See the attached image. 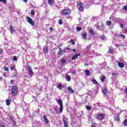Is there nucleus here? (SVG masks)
<instances>
[{
    "mask_svg": "<svg viewBox=\"0 0 127 127\" xmlns=\"http://www.w3.org/2000/svg\"><path fill=\"white\" fill-rule=\"evenodd\" d=\"M11 94L13 97H15L18 94V88L16 86H13L11 89Z\"/></svg>",
    "mask_w": 127,
    "mask_h": 127,
    "instance_id": "obj_1",
    "label": "nucleus"
},
{
    "mask_svg": "<svg viewBox=\"0 0 127 127\" xmlns=\"http://www.w3.org/2000/svg\"><path fill=\"white\" fill-rule=\"evenodd\" d=\"M57 103L60 105V114H62L63 113V101H62V99H59L57 100Z\"/></svg>",
    "mask_w": 127,
    "mask_h": 127,
    "instance_id": "obj_2",
    "label": "nucleus"
},
{
    "mask_svg": "<svg viewBox=\"0 0 127 127\" xmlns=\"http://www.w3.org/2000/svg\"><path fill=\"white\" fill-rule=\"evenodd\" d=\"M71 13V10L69 8L67 9H64L62 10V11L60 12L61 14H62V15H64L66 16V15H69Z\"/></svg>",
    "mask_w": 127,
    "mask_h": 127,
    "instance_id": "obj_3",
    "label": "nucleus"
},
{
    "mask_svg": "<svg viewBox=\"0 0 127 127\" xmlns=\"http://www.w3.org/2000/svg\"><path fill=\"white\" fill-rule=\"evenodd\" d=\"M28 73L30 76V77H32L33 76L34 72H33V71H32V68L30 66H28Z\"/></svg>",
    "mask_w": 127,
    "mask_h": 127,
    "instance_id": "obj_4",
    "label": "nucleus"
},
{
    "mask_svg": "<svg viewBox=\"0 0 127 127\" xmlns=\"http://www.w3.org/2000/svg\"><path fill=\"white\" fill-rule=\"evenodd\" d=\"M26 18L27 19V21L28 23L31 24V25H32L33 26H34V25L35 24V23L33 20H32V19L30 18V17H26Z\"/></svg>",
    "mask_w": 127,
    "mask_h": 127,
    "instance_id": "obj_5",
    "label": "nucleus"
},
{
    "mask_svg": "<svg viewBox=\"0 0 127 127\" xmlns=\"http://www.w3.org/2000/svg\"><path fill=\"white\" fill-rule=\"evenodd\" d=\"M78 5L79 6L78 8L79 11H84V6H83V3L82 2H80L78 3Z\"/></svg>",
    "mask_w": 127,
    "mask_h": 127,
    "instance_id": "obj_6",
    "label": "nucleus"
},
{
    "mask_svg": "<svg viewBox=\"0 0 127 127\" xmlns=\"http://www.w3.org/2000/svg\"><path fill=\"white\" fill-rule=\"evenodd\" d=\"M104 118H105L104 114H98L97 115V119L99 121H102V120H103V119H104Z\"/></svg>",
    "mask_w": 127,
    "mask_h": 127,
    "instance_id": "obj_7",
    "label": "nucleus"
},
{
    "mask_svg": "<svg viewBox=\"0 0 127 127\" xmlns=\"http://www.w3.org/2000/svg\"><path fill=\"white\" fill-rule=\"evenodd\" d=\"M43 51L44 54H47V53H48V47H47V46L43 47Z\"/></svg>",
    "mask_w": 127,
    "mask_h": 127,
    "instance_id": "obj_8",
    "label": "nucleus"
},
{
    "mask_svg": "<svg viewBox=\"0 0 127 127\" xmlns=\"http://www.w3.org/2000/svg\"><path fill=\"white\" fill-rule=\"evenodd\" d=\"M78 56H81V54H76V55L73 56L71 58L72 60H76L78 59Z\"/></svg>",
    "mask_w": 127,
    "mask_h": 127,
    "instance_id": "obj_9",
    "label": "nucleus"
},
{
    "mask_svg": "<svg viewBox=\"0 0 127 127\" xmlns=\"http://www.w3.org/2000/svg\"><path fill=\"white\" fill-rule=\"evenodd\" d=\"M89 33H90V35L91 36H92V37H94V36H95V33L94 32L93 29H90L89 30Z\"/></svg>",
    "mask_w": 127,
    "mask_h": 127,
    "instance_id": "obj_10",
    "label": "nucleus"
},
{
    "mask_svg": "<svg viewBox=\"0 0 127 127\" xmlns=\"http://www.w3.org/2000/svg\"><path fill=\"white\" fill-rule=\"evenodd\" d=\"M118 65L120 68H124L125 67V64L124 63L119 62Z\"/></svg>",
    "mask_w": 127,
    "mask_h": 127,
    "instance_id": "obj_11",
    "label": "nucleus"
},
{
    "mask_svg": "<svg viewBox=\"0 0 127 127\" xmlns=\"http://www.w3.org/2000/svg\"><path fill=\"white\" fill-rule=\"evenodd\" d=\"M65 53H66V51L65 50L59 51V52L58 53V55H61V56Z\"/></svg>",
    "mask_w": 127,
    "mask_h": 127,
    "instance_id": "obj_12",
    "label": "nucleus"
},
{
    "mask_svg": "<svg viewBox=\"0 0 127 127\" xmlns=\"http://www.w3.org/2000/svg\"><path fill=\"white\" fill-rule=\"evenodd\" d=\"M65 79L67 82H70L71 81V76L69 75L68 74H66L65 75Z\"/></svg>",
    "mask_w": 127,
    "mask_h": 127,
    "instance_id": "obj_13",
    "label": "nucleus"
},
{
    "mask_svg": "<svg viewBox=\"0 0 127 127\" xmlns=\"http://www.w3.org/2000/svg\"><path fill=\"white\" fill-rule=\"evenodd\" d=\"M67 90L69 93H71V94H73V93H74V90H73V89H72V87L70 86L67 87Z\"/></svg>",
    "mask_w": 127,
    "mask_h": 127,
    "instance_id": "obj_14",
    "label": "nucleus"
},
{
    "mask_svg": "<svg viewBox=\"0 0 127 127\" xmlns=\"http://www.w3.org/2000/svg\"><path fill=\"white\" fill-rule=\"evenodd\" d=\"M48 3L51 6L53 5L54 4V0H48Z\"/></svg>",
    "mask_w": 127,
    "mask_h": 127,
    "instance_id": "obj_15",
    "label": "nucleus"
},
{
    "mask_svg": "<svg viewBox=\"0 0 127 127\" xmlns=\"http://www.w3.org/2000/svg\"><path fill=\"white\" fill-rule=\"evenodd\" d=\"M43 118L46 124H49V120H48L47 117H46V115H44Z\"/></svg>",
    "mask_w": 127,
    "mask_h": 127,
    "instance_id": "obj_16",
    "label": "nucleus"
},
{
    "mask_svg": "<svg viewBox=\"0 0 127 127\" xmlns=\"http://www.w3.org/2000/svg\"><path fill=\"white\" fill-rule=\"evenodd\" d=\"M58 89H59V90H61L62 91V89H63V85H62V83H60L58 86H57Z\"/></svg>",
    "mask_w": 127,
    "mask_h": 127,
    "instance_id": "obj_17",
    "label": "nucleus"
},
{
    "mask_svg": "<svg viewBox=\"0 0 127 127\" xmlns=\"http://www.w3.org/2000/svg\"><path fill=\"white\" fill-rule=\"evenodd\" d=\"M63 121L64 122V124H69V122H68V118L66 117L63 118Z\"/></svg>",
    "mask_w": 127,
    "mask_h": 127,
    "instance_id": "obj_18",
    "label": "nucleus"
},
{
    "mask_svg": "<svg viewBox=\"0 0 127 127\" xmlns=\"http://www.w3.org/2000/svg\"><path fill=\"white\" fill-rule=\"evenodd\" d=\"M114 48H110V47L109 48V51H108L109 53H110L111 54H113V53H114Z\"/></svg>",
    "mask_w": 127,
    "mask_h": 127,
    "instance_id": "obj_19",
    "label": "nucleus"
},
{
    "mask_svg": "<svg viewBox=\"0 0 127 127\" xmlns=\"http://www.w3.org/2000/svg\"><path fill=\"white\" fill-rule=\"evenodd\" d=\"M82 37L83 39H85L86 40V39H87V33H84V34H82Z\"/></svg>",
    "mask_w": 127,
    "mask_h": 127,
    "instance_id": "obj_20",
    "label": "nucleus"
},
{
    "mask_svg": "<svg viewBox=\"0 0 127 127\" xmlns=\"http://www.w3.org/2000/svg\"><path fill=\"white\" fill-rule=\"evenodd\" d=\"M92 82L93 84H97V85H100L99 84V82L98 81H97V80L95 79H92Z\"/></svg>",
    "mask_w": 127,
    "mask_h": 127,
    "instance_id": "obj_21",
    "label": "nucleus"
},
{
    "mask_svg": "<svg viewBox=\"0 0 127 127\" xmlns=\"http://www.w3.org/2000/svg\"><path fill=\"white\" fill-rule=\"evenodd\" d=\"M100 80L102 83H104V82H105V80H106V76L103 75L102 78H100Z\"/></svg>",
    "mask_w": 127,
    "mask_h": 127,
    "instance_id": "obj_22",
    "label": "nucleus"
},
{
    "mask_svg": "<svg viewBox=\"0 0 127 127\" xmlns=\"http://www.w3.org/2000/svg\"><path fill=\"white\" fill-rule=\"evenodd\" d=\"M10 30L11 31V33H12V32H15V31H14V29L13 28V26H10Z\"/></svg>",
    "mask_w": 127,
    "mask_h": 127,
    "instance_id": "obj_23",
    "label": "nucleus"
},
{
    "mask_svg": "<svg viewBox=\"0 0 127 127\" xmlns=\"http://www.w3.org/2000/svg\"><path fill=\"white\" fill-rule=\"evenodd\" d=\"M85 75H86L87 76H90V71H89V70L86 69L85 71Z\"/></svg>",
    "mask_w": 127,
    "mask_h": 127,
    "instance_id": "obj_24",
    "label": "nucleus"
},
{
    "mask_svg": "<svg viewBox=\"0 0 127 127\" xmlns=\"http://www.w3.org/2000/svg\"><path fill=\"white\" fill-rule=\"evenodd\" d=\"M102 93H103V94L104 95H106L107 93H108V89H107V88H105L103 91H102Z\"/></svg>",
    "mask_w": 127,
    "mask_h": 127,
    "instance_id": "obj_25",
    "label": "nucleus"
},
{
    "mask_svg": "<svg viewBox=\"0 0 127 127\" xmlns=\"http://www.w3.org/2000/svg\"><path fill=\"white\" fill-rule=\"evenodd\" d=\"M6 106H9L10 105V101H9V99L6 100Z\"/></svg>",
    "mask_w": 127,
    "mask_h": 127,
    "instance_id": "obj_26",
    "label": "nucleus"
},
{
    "mask_svg": "<svg viewBox=\"0 0 127 127\" xmlns=\"http://www.w3.org/2000/svg\"><path fill=\"white\" fill-rule=\"evenodd\" d=\"M107 25L110 26L112 25V22L111 21H106Z\"/></svg>",
    "mask_w": 127,
    "mask_h": 127,
    "instance_id": "obj_27",
    "label": "nucleus"
},
{
    "mask_svg": "<svg viewBox=\"0 0 127 127\" xmlns=\"http://www.w3.org/2000/svg\"><path fill=\"white\" fill-rule=\"evenodd\" d=\"M49 30L50 31L51 33H52V32H53V31H54L55 29H54V28H53V27L51 26L50 27Z\"/></svg>",
    "mask_w": 127,
    "mask_h": 127,
    "instance_id": "obj_28",
    "label": "nucleus"
},
{
    "mask_svg": "<svg viewBox=\"0 0 127 127\" xmlns=\"http://www.w3.org/2000/svg\"><path fill=\"white\" fill-rule=\"evenodd\" d=\"M86 110H87L88 111H91V110L92 109V107L91 106H86Z\"/></svg>",
    "mask_w": 127,
    "mask_h": 127,
    "instance_id": "obj_29",
    "label": "nucleus"
},
{
    "mask_svg": "<svg viewBox=\"0 0 127 127\" xmlns=\"http://www.w3.org/2000/svg\"><path fill=\"white\" fill-rule=\"evenodd\" d=\"M61 63H63V64H64V63H66V60L65 59H62Z\"/></svg>",
    "mask_w": 127,
    "mask_h": 127,
    "instance_id": "obj_30",
    "label": "nucleus"
},
{
    "mask_svg": "<svg viewBox=\"0 0 127 127\" xmlns=\"http://www.w3.org/2000/svg\"><path fill=\"white\" fill-rule=\"evenodd\" d=\"M105 35H102L100 37V39H101L102 40H105Z\"/></svg>",
    "mask_w": 127,
    "mask_h": 127,
    "instance_id": "obj_31",
    "label": "nucleus"
},
{
    "mask_svg": "<svg viewBox=\"0 0 127 127\" xmlns=\"http://www.w3.org/2000/svg\"><path fill=\"white\" fill-rule=\"evenodd\" d=\"M70 43H71V44H72V45H75V43L73 39H70Z\"/></svg>",
    "mask_w": 127,
    "mask_h": 127,
    "instance_id": "obj_32",
    "label": "nucleus"
},
{
    "mask_svg": "<svg viewBox=\"0 0 127 127\" xmlns=\"http://www.w3.org/2000/svg\"><path fill=\"white\" fill-rule=\"evenodd\" d=\"M124 125L125 127L127 126V119H125L124 121Z\"/></svg>",
    "mask_w": 127,
    "mask_h": 127,
    "instance_id": "obj_33",
    "label": "nucleus"
},
{
    "mask_svg": "<svg viewBox=\"0 0 127 127\" xmlns=\"http://www.w3.org/2000/svg\"><path fill=\"white\" fill-rule=\"evenodd\" d=\"M14 69H15V65H12L11 67H10V70H12V71H13Z\"/></svg>",
    "mask_w": 127,
    "mask_h": 127,
    "instance_id": "obj_34",
    "label": "nucleus"
},
{
    "mask_svg": "<svg viewBox=\"0 0 127 127\" xmlns=\"http://www.w3.org/2000/svg\"><path fill=\"white\" fill-rule=\"evenodd\" d=\"M59 24H60V25L63 24V22L62 21V19H60L59 20Z\"/></svg>",
    "mask_w": 127,
    "mask_h": 127,
    "instance_id": "obj_35",
    "label": "nucleus"
},
{
    "mask_svg": "<svg viewBox=\"0 0 127 127\" xmlns=\"http://www.w3.org/2000/svg\"><path fill=\"white\" fill-rule=\"evenodd\" d=\"M0 2H3L5 4L6 3V0H0Z\"/></svg>",
    "mask_w": 127,
    "mask_h": 127,
    "instance_id": "obj_36",
    "label": "nucleus"
},
{
    "mask_svg": "<svg viewBox=\"0 0 127 127\" xmlns=\"http://www.w3.org/2000/svg\"><path fill=\"white\" fill-rule=\"evenodd\" d=\"M123 33H127V29H124L122 30Z\"/></svg>",
    "mask_w": 127,
    "mask_h": 127,
    "instance_id": "obj_37",
    "label": "nucleus"
},
{
    "mask_svg": "<svg viewBox=\"0 0 127 127\" xmlns=\"http://www.w3.org/2000/svg\"><path fill=\"white\" fill-rule=\"evenodd\" d=\"M3 69H4V71H8V67H7V66H4L3 67Z\"/></svg>",
    "mask_w": 127,
    "mask_h": 127,
    "instance_id": "obj_38",
    "label": "nucleus"
},
{
    "mask_svg": "<svg viewBox=\"0 0 127 127\" xmlns=\"http://www.w3.org/2000/svg\"><path fill=\"white\" fill-rule=\"evenodd\" d=\"M76 29L77 31H81V30H82V28L80 27H77Z\"/></svg>",
    "mask_w": 127,
    "mask_h": 127,
    "instance_id": "obj_39",
    "label": "nucleus"
},
{
    "mask_svg": "<svg viewBox=\"0 0 127 127\" xmlns=\"http://www.w3.org/2000/svg\"><path fill=\"white\" fill-rule=\"evenodd\" d=\"M13 60V61H17V57H16V56H14Z\"/></svg>",
    "mask_w": 127,
    "mask_h": 127,
    "instance_id": "obj_40",
    "label": "nucleus"
},
{
    "mask_svg": "<svg viewBox=\"0 0 127 127\" xmlns=\"http://www.w3.org/2000/svg\"><path fill=\"white\" fill-rule=\"evenodd\" d=\"M31 14H32V15H34V14H35V12H34V10H31Z\"/></svg>",
    "mask_w": 127,
    "mask_h": 127,
    "instance_id": "obj_41",
    "label": "nucleus"
},
{
    "mask_svg": "<svg viewBox=\"0 0 127 127\" xmlns=\"http://www.w3.org/2000/svg\"><path fill=\"white\" fill-rule=\"evenodd\" d=\"M120 36L121 37H122V38H124L126 39V36L123 34H120Z\"/></svg>",
    "mask_w": 127,
    "mask_h": 127,
    "instance_id": "obj_42",
    "label": "nucleus"
},
{
    "mask_svg": "<svg viewBox=\"0 0 127 127\" xmlns=\"http://www.w3.org/2000/svg\"><path fill=\"white\" fill-rule=\"evenodd\" d=\"M123 9H124V10H126V11L127 10V4L126 5H125V6H124Z\"/></svg>",
    "mask_w": 127,
    "mask_h": 127,
    "instance_id": "obj_43",
    "label": "nucleus"
},
{
    "mask_svg": "<svg viewBox=\"0 0 127 127\" xmlns=\"http://www.w3.org/2000/svg\"><path fill=\"white\" fill-rule=\"evenodd\" d=\"M68 125H69V123L64 124V127H69V126H68Z\"/></svg>",
    "mask_w": 127,
    "mask_h": 127,
    "instance_id": "obj_44",
    "label": "nucleus"
},
{
    "mask_svg": "<svg viewBox=\"0 0 127 127\" xmlns=\"http://www.w3.org/2000/svg\"><path fill=\"white\" fill-rule=\"evenodd\" d=\"M125 93L127 95V87H126L124 90Z\"/></svg>",
    "mask_w": 127,
    "mask_h": 127,
    "instance_id": "obj_45",
    "label": "nucleus"
},
{
    "mask_svg": "<svg viewBox=\"0 0 127 127\" xmlns=\"http://www.w3.org/2000/svg\"><path fill=\"white\" fill-rule=\"evenodd\" d=\"M12 124H13V125H16V122L15 121H14V120H13L12 121Z\"/></svg>",
    "mask_w": 127,
    "mask_h": 127,
    "instance_id": "obj_46",
    "label": "nucleus"
},
{
    "mask_svg": "<svg viewBox=\"0 0 127 127\" xmlns=\"http://www.w3.org/2000/svg\"><path fill=\"white\" fill-rule=\"evenodd\" d=\"M9 120L10 121H11V122H12V121H13V119H12V117H11V116L9 117Z\"/></svg>",
    "mask_w": 127,
    "mask_h": 127,
    "instance_id": "obj_47",
    "label": "nucleus"
},
{
    "mask_svg": "<svg viewBox=\"0 0 127 127\" xmlns=\"http://www.w3.org/2000/svg\"><path fill=\"white\" fill-rule=\"evenodd\" d=\"M116 121H120V117L119 116H117L116 117Z\"/></svg>",
    "mask_w": 127,
    "mask_h": 127,
    "instance_id": "obj_48",
    "label": "nucleus"
},
{
    "mask_svg": "<svg viewBox=\"0 0 127 127\" xmlns=\"http://www.w3.org/2000/svg\"><path fill=\"white\" fill-rule=\"evenodd\" d=\"M120 27H121V28H123V27H124V24H120Z\"/></svg>",
    "mask_w": 127,
    "mask_h": 127,
    "instance_id": "obj_49",
    "label": "nucleus"
},
{
    "mask_svg": "<svg viewBox=\"0 0 127 127\" xmlns=\"http://www.w3.org/2000/svg\"><path fill=\"white\" fill-rule=\"evenodd\" d=\"M0 127H5V126L4 125H3V124H1V125H0Z\"/></svg>",
    "mask_w": 127,
    "mask_h": 127,
    "instance_id": "obj_50",
    "label": "nucleus"
},
{
    "mask_svg": "<svg viewBox=\"0 0 127 127\" xmlns=\"http://www.w3.org/2000/svg\"><path fill=\"white\" fill-rule=\"evenodd\" d=\"M2 53V49H0V54H1Z\"/></svg>",
    "mask_w": 127,
    "mask_h": 127,
    "instance_id": "obj_51",
    "label": "nucleus"
},
{
    "mask_svg": "<svg viewBox=\"0 0 127 127\" xmlns=\"http://www.w3.org/2000/svg\"><path fill=\"white\" fill-rule=\"evenodd\" d=\"M14 82V80H11L10 81V84H13V82Z\"/></svg>",
    "mask_w": 127,
    "mask_h": 127,
    "instance_id": "obj_52",
    "label": "nucleus"
},
{
    "mask_svg": "<svg viewBox=\"0 0 127 127\" xmlns=\"http://www.w3.org/2000/svg\"><path fill=\"white\" fill-rule=\"evenodd\" d=\"M88 65H89V64H88V63L84 64V66H88Z\"/></svg>",
    "mask_w": 127,
    "mask_h": 127,
    "instance_id": "obj_53",
    "label": "nucleus"
},
{
    "mask_svg": "<svg viewBox=\"0 0 127 127\" xmlns=\"http://www.w3.org/2000/svg\"><path fill=\"white\" fill-rule=\"evenodd\" d=\"M65 50H68V51H70V49L69 48H66Z\"/></svg>",
    "mask_w": 127,
    "mask_h": 127,
    "instance_id": "obj_54",
    "label": "nucleus"
},
{
    "mask_svg": "<svg viewBox=\"0 0 127 127\" xmlns=\"http://www.w3.org/2000/svg\"><path fill=\"white\" fill-rule=\"evenodd\" d=\"M63 51V50H62V48H60L59 51Z\"/></svg>",
    "mask_w": 127,
    "mask_h": 127,
    "instance_id": "obj_55",
    "label": "nucleus"
},
{
    "mask_svg": "<svg viewBox=\"0 0 127 127\" xmlns=\"http://www.w3.org/2000/svg\"><path fill=\"white\" fill-rule=\"evenodd\" d=\"M24 2H27L28 0H23Z\"/></svg>",
    "mask_w": 127,
    "mask_h": 127,
    "instance_id": "obj_56",
    "label": "nucleus"
},
{
    "mask_svg": "<svg viewBox=\"0 0 127 127\" xmlns=\"http://www.w3.org/2000/svg\"><path fill=\"white\" fill-rule=\"evenodd\" d=\"M112 75L113 76H115V75H116V73H112Z\"/></svg>",
    "mask_w": 127,
    "mask_h": 127,
    "instance_id": "obj_57",
    "label": "nucleus"
},
{
    "mask_svg": "<svg viewBox=\"0 0 127 127\" xmlns=\"http://www.w3.org/2000/svg\"><path fill=\"white\" fill-rule=\"evenodd\" d=\"M72 51H73V52H76V49H73V50H72Z\"/></svg>",
    "mask_w": 127,
    "mask_h": 127,
    "instance_id": "obj_58",
    "label": "nucleus"
},
{
    "mask_svg": "<svg viewBox=\"0 0 127 127\" xmlns=\"http://www.w3.org/2000/svg\"><path fill=\"white\" fill-rule=\"evenodd\" d=\"M2 77H0V79L2 80Z\"/></svg>",
    "mask_w": 127,
    "mask_h": 127,
    "instance_id": "obj_59",
    "label": "nucleus"
},
{
    "mask_svg": "<svg viewBox=\"0 0 127 127\" xmlns=\"http://www.w3.org/2000/svg\"><path fill=\"white\" fill-rule=\"evenodd\" d=\"M73 73H74V74H75V72H73Z\"/></svg>",
    "mask_w": 127,
    "mask_h": 127,
    "instance_id": "obj_60",
    "label": "nucleus"
}]
</instances>
